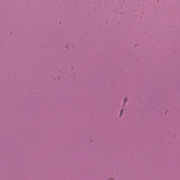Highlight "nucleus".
<instances>
[{"label":"nucleus","instance_id":"obj_1","mask_svg":"<svg viewBox=\"0 0 180 180\" xmlns=\"http://www.w3.org/2000/svg\"><path fill=\"white\" fill-rule=\"evenodd\" d=\"M126 102H127V98H125L124 99V103H126Z\"/></svg>","mask_w":180,"mask_h":180},{"label":"nucleus","instance_id":"obj_2","mask_svg":"<svg viewBox=\"0 0 180 180\" xmlns=\"http://www.w3.org/2000/svg\"><path fill=\"white\" fill-rule=\"evenodd\" d=\"M123 113V110H121V114Z\"/></svg>","mask_w":180,"mask_h":180}]
</instances>
